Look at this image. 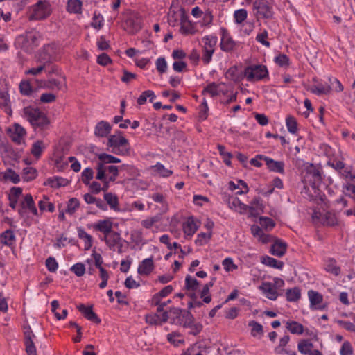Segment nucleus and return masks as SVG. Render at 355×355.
Masks as SVG:
<instances>
[{
  "mask_svg": "<svg viewBox=\"0 0 355 355\" xmlns=\"http://www.w3.org/2000/svg\"><path fill=\"white\" fill-rule=\"evenodd\" d=\"M23 112L24 117L35 128L44 130L50 123L46 114L37 107H26L24 108Z\"/></svg>",
  "mask_w": 355,
  "mask_h": 355,
  "instance_id": "f257e3e1",
  "label": "nucleus"
},
{
  "mask_svg": "<svg viewBox=\"0 0 355 355\" xmlns=\"http://www.w3.org/2000/svg\"><path fill=\"white\" fill-rule=\"evenodd\" d=\"M272 0H254L252 3L253 15L259 21L261 19H271L274 16Z\"/></svg>",
  "mask_w": 355,
  "mask_h": 355,
  "instance_id": "f03ea898",
  "label": "nucleus"
},
{
  "mask_svg": "<svg viewBox=\"0 0 355 355\" xmlns=\"http://www.w3.org/2000/svg\"><path fill=\"white\" fill-rule=\"evenodd\" d=\"M304 173V183L309 184L313 189L318 188L322 180L321 168L313 164H309L306 166Z\"/></svg>",
  "mask_w": 355,
  "mask_h": 355,
  "instance_id": "7ed1b4c3",
  "label": "nucleus"
},
{
  "mask_svg": "<svg viewBox=\"0 0 355 355\" xmlns=\"http://www.w3.org/2000/svg\"><path fill=\"white\" fill-rule=\"evenodd\" d=\"M51 13V7L50 3L46 1H39L31 8V13L28 19L33 20H44L47 18Z\"/></svg>",
  "mask_w": 355,
  "mask_h": 355,
  "instance_id": "20e7f679",
  "label": "nucleus"
},
{
  "mask_svg": "<svg viewBox=\"0 0 355 355\" xmlns=\"http://www.w3.org/2000/svg\"><path fill=\"white\" fill-rule=\"evenodd\" d=\"M244 76L250 81H258L268 76L266 66L263 64L250 65L244 69Z\"/></svg>",
  "mask_w": 355,
  "mask_h": 355,
  "instance_id": "39448f33",
  "label": "nucleus"
},
{
  "mask_svg": "<svg viewBox=\"0 0 355 355\" xmlns=\"http://www.w3.org/2000/svg\"><path fill=\"white\" fill-rule=\"evenodd\" d=\"M311 218L315 225L321 224L327 226H334L338 224V219L334 213L327 211L325 213L314 210Z\"/></svg>",
  "mask_w": 355,
  "mask_h": 355,
  "instance_id": "423d86ee",
  "label": "nucleus"
},
{
  "mask_svg": "<svg viewBox=\"0 0 355 355\" xmlns=\"http://www.w3.org/2000/svg\"><path fill=\"white\" fill-rule=\"evenodd\" d=\"M39 37V33L32 31L19 36L17 41L21 44V48L25 51L28 52L31 51L34 48L38 46Z\"/></svg>",
  "mask_w": 355,
  "mask_h": 355,
  "instance_id": "0eeeda50",
  "label": "nucleus"
},
{
  "mask_svg": "<svg viewBox=\"0 0 355 355\" xmlns=\"http://www.w3.org/2000/svg\"><path fill=\"white\" fill-rule=\"evenodd\" d=\"M55 48L54 44L44 45L38 53L37 62L44 67L48 68L55 58Z\"/></svg>",
  "mask_w": 355,
  "mask_h": 355,
  "instance_id": "6e6552de",
  "label": "nucleus"
},
{
  "mask_svg": "<svg viewBox=\"0 0 355 355\" xmlns=\"http://www.w3.org/2000/svg\"><path fill=\"white\" fill-rule=\"evenodd\" d=\"M142 19L137 12H130L123 23V28L131 35H135L141 29Z\"/></svg>",
  "mask_w": 355,
  "mask_h": 355,
  "instance_id": "1a4fd4ad",
  "label": "nucleus"
},
{
  "mask_svg": "<svg viewBox=\"0 0 355 355\" xmlns=\"http://www.w3.org/2000/svg\"><path fill=\"white\" fill-rule=\"evenodd\" d=\"M24 345L26 346V352L28 355H37L36 347L33 342L35 336L30 326L24 327Z\"/></svg>",
  "mask_w": 355,
  "mask_h": 355,
  "instance_id": "9d476101",
  "label": "nucleus"
},
{
  "mask_svg": "<svg viewBox=\"0 0 355 355\" xmlns=\"http://www.w3.org/2000/svg\"><path fill=\"white\" fill-rule=\"evenodd\" d=\"M220 31L222 35L220 44L221 50L225 52H230L233 51L236 46V42L231 37L226 28H222Z\"/></svg>",
  "mask_w": 355,
  "mask_h": 355,
  "instance_id": "9b49d317",
  "label": "nucleus"
},
{
  "mask_svg": "<svg viewBox=\"0 0 355 355\" xmlns=\"http://www.w3.org/2000/svg\"><path fill=\"white\" fill-rule=\"evenodd\" d=\"M307 295L310 301V307L311 309L322 310L325 308L324 306L321 305L323 302V296L319 292L313 290H309Z\"/></svg>",
  "mask_w": 355,
  "mask_h": 355,
  "instance_id": "f8f14e48",
  "label": "nucleus"
},
{
  "mask_svg": "<svg viewBox=\"0 0 355 355\" xmlns=\"http://www.w3.org/2000/svg\"><path fill=\"white\" fill-rule=\"evenodd\" d=\"M257 157L259 158V159H263L266 162V164L268 166V168L274 172L279 173H284V163L281 161H275L272 158H270L268 157L262 155H258Z\"/></svg>",
  "mask_w": 355,
  "mask_h": 355,
  "instance_id": "ddd939ff",
  "label": "nucleus"
},
{
  "mask_svg": "<svg viewBox=\"0 0 355 355\" xmlns=\"http://www.w3.org/2000/svg\"><path fill=\"white\" fill-rule=\"evenodd\" d=\"M101 241H104L109 248L114 251L117 244H120V243L124 241L121 237L120 234L114 231L104 236L103 238H101Z\"/></svg>",
  "mask_w": 355,
  "mask_h": 355,
  "instance_id": "4468645a",
  "label": "nucleus"
},
{
  "mask_svg": "<svg viewBox=\"0 0 355 355\" xmlns=\"http://www.w3.org/2000/svg\"><path fill=\"white\" fill-rule=\"evenodd\" d=\"M77 309L88 320L92 321L96 324L101 323V320L93 311L92 306L87 307L83 304H80L78 306H77Z\"/></svg>",
  "mask_w": 355,
  "mask_h": 355,
  "instance_id": "2eb2a0df",
  "label": "nucleus"
},
{
  "mask_svg": "<svg viewBox=\"0 0 355 355\" xmlns=\"http://www.w3.org/2000/svg\"><path fill=\"white\" fill-rule=\"evenodd\" d=\"M259 289L270 300H275L278 297L277 291L270 282H263L259 286Z\"/></svg>",
  "mask_w": 355,
  "mask_h": 355,
  "instance_id": "dca6fc26",
  "label": "nucleus"
},
{
  "mask_svg": "<svg viewBox=\"0 0 355 355\" xmlns=\"http://www.w3.org/2000/svg\"><path fill=\"white\" fill-rule=\"evenodd\" d=\"M0 107L8 114H12L10 95L6 89L0 90Z\"/></svg>",
  "mask_w": 355,
  "mask_h": 355,
  "instance_id": "f3484780",
  "label": "nucleus"
},
{
  "mask_svg": "<svg viewBox=\"0 0 355 355\" xmlns=\"http://www.w3.org/2000/svg\"><path fill=\"white\" fill-rule=\"evenodd\" d=\"M94 230L102 232L104 236L112 232V222L109 219L100 220L93 225Z\"/></svg>",
  "mask_w": 355,
  "mask_h": 355,
  "instance_id": "a211bd4d",
  "label": "nucleus"
},
{
  "mask_svg": "<svg viewBox=\"0 0 355 355\" xmlns=\"http://www.w3.org/2000/svg\"><path fill=\"white\" fill-rule=\"evenodd\" d=\"M287 245L280 239H276L270 248L272 254L281 257L286 253Z\"/></svg>",
  "mask_w": 355,
  "mask_h": 355,
  "instance_id": "6ab92c4d",
  "label": "nucleus"
},
{
  "mask_svg": "<svg viewBox=\"0 0 355 355\" xmlns=\"http://www.w3.org/2000/svg\"><path fill=\"white\" fill-rule=\"evenodd\" d=\"M154 264L153 258L144 259L139 265L138 273L141 275H148L153 270Z\"/></svg>",
  "mask_w": 355,
  "mask_h": 355,
  "instance_id": "aec40b11",
  "label": "nucleus"
},
{
  "mask_svg": "<svg viewBox=\"0 0 355 355\" xmlns=\"http://www.w3.org/2000/svg\"><path fill=\"white\" fill-rule=\"evenodd\" d=\"M111 130L112 127L109 123L101 121L96 124L94 132L97 137H105L108 135Z\"/></svg>",
  "mask_w": 355,
  "mask_h": 355,
  "instance_id": "412c9836",
  "label": "nucleus"
},
{
  "mask_svg": "<svg viewBox=\"0 0 355 355\" xmlns=\"http://www.w3.org/2000/svg\"><path fill=\"white\" fill-rule=\"evenodd\" d=\"M20 206L26 209H28L33 215L38 216L37 209L35 205L33 198L30 193L24 196V200L20 203Z\"/></svg>",
  "mask_w": 355,
  "mask_h": 355,
  "instance_id": "4be33fe9",
  "label": "nucleus"
},
{
  "mask_svg": "<svg viewBox=\"0 0 355 355\" xmlns=\"http://www.w3.org/2000/svg\"><path fill=\"white\" fill-rule=\"evenodd\" d=\"M107 146L111 148L113 147H123L124 146H129V142L124 137L116 135H110L108 138Z\"/></svg>",
  "mask_w": 355,
  "mask_h": 355,
  "instance_id": "5701e85b",
  "label": "nucleus"
},
{
  "mask_svg": "<svg viewBox=\"0 0 355 355\" xmlns=\"http://www.w3.org/2000/svg\"><path fill=\"white\" fill-rule=\"evenodd\" d=\"M248 211L251 216H256L260 214L263 210V205L261 202V198L259 197H255L250 202V205H248Z\"/></svg>",
  "mask_w": 355,
  "mask_h": 355,
  "instance_id": "b1692460",
  "label": "nucleus"
},
{
  "mask_svg": "<svg viewBox=\"0 0 355 355\" xmlns=\"http://www.w3.org/2000/svg\"><path fill=\"white\" fill-rule=\"evenodd\" d=\"M25 135L26 131L24 128L19 124H15L13 132L10 133V137L14 142L19 144Z\"/></svg>",
  "mask_w": 355,
  "mask_h": 355,
  "instance_id": "393cba45",
  "label": "nucleus"
},
{
  "mask_svg": "<svg viewBox=\"0 0 355 355\" xmlns=\"http://www.w3.org/2000/svg\"><path fill=\"white\" fill-rule=\"evenodd\" d=\"M180 33L184 35H192L196 32V26L189 20L182 19Z\"/></svg>",
  "mask_w": 355,
  "mask_h": 355,
  "instance_id": "a878e982",
  "label": "nucleus"
},
{
  "mask_svg": "<svg viewBox=\"0 0 355 355\" xmlns=\"http://www.w3.org/2000/svg\"><path fill=\"white\" fill-rule=\"evenodd\" d=\"M68 183L69 181L65 178L61 177H53L48 178L44 184L53 188H58L67 186Z\"/></svg>",
  "mask_w": 355,
  "mask_h": 355,
  "instance_id": "bb28decb",
  "label": "nucleus"
},
{
  "mask_svg": "<svg viewBox=\"0 0 355 355\" xmlns=\"http://www.w3.org/2000/svg\"><path fill=\"white\" fill-rule=\"evenodd\" d=\"M45 148L46 146L44 141L42 140H37L33 144L31 153L34 156V157L38 159Z\"/></svg>",
  "mask_w": 355,
  "mask_h": 355,
  "instance_id": "cd10ccee",
  "label": "nucleus"
},
{
  "mask_svg": "<svg viewBox=\"0 0 355 355\" xmlns=\"http://www.w3.org/2000/svg\"><path fill=\"white\" fill-rule=\"evenodd\" d=\"M261 261L263 264L277 269H282L284 266V263L275 258L269 256H264L261 257Z\"/></svg>",
  "mask_w": 355,
  "mask_h": 355,
  "instance_id": "c85d7f7f",
  "label": "nucleus"
},
{
  "mask_svg": "<svg viewBox=\"0 0 355 355\" xmlns=\"http://www.w3.org/2000/svg\"><path fill=\"white\" fill-rule=\"evenodd\" d=\"M78 236L85 242L84 249L88 250L92 245V236L87 234L83 228H78Z\"/></svg>",
  "mask_w": 355,
  "mask_h": 355,
  "instance_id": "c756f323",
  "label": "nucleus"
},
{
  "mask_svg": "<svg viewBox=\"0 0 355 355\" xmlns=\"http://www.w3.org/2000/svg\"><path fill=\"white\" fill-rule=\"evenodd\" d=\"M286 300L288 302H297L301 297V291L298 287L287 289L286 292Z\"/></svg>",
  "mask_w": 355,
  "mask_h": 355,
  "instance_id": "7c9ffc66",
  "label": "nucleus"
},
{
  "mask_svg": "<svg viewBox=\"0 0 355 355\" xmlns=\"http://www.w3.org/2000/svg\"><path fill=\"white\" fill-rule=\"evenodd\" d=\"M15 241V236L14 232L10 230L3 232L1 235V242L3 245L10 246L13 244Z\"/></svg>",
  "mask_w": 355,
  "mask_h": 355,
  "instance_id": "2f4dec72",
  "label": "nucleus"
},
{
  "mask_svg": "<svg viewBox=\"0 0 355 355\" xmlns=\"http://www.w3.org/2000/svg\"><path fill=\"white\" fill-rule=\"evenodd\" d=\"M297 348L300 353L309 354L313 348V344L309 340L303 339L298 343Z\"/></svg>",
  "mask_w": 355,
  "mask_h": 355,
  "instance_id": "473e14b6",
  "label": "nucleus"
},
{
  "mask_svg": "<svg viewBox=\"0 0 355 355\" xmlns=\"http://www.w3.org/2000/svg\"><path fill=\"white\" fill-rule=\"evenodd\" d=\"M286 328L291 334H302L304 332L303 325L296 321H288Z\"/></svg>",
  "mask_w": 355,
  "mask_h": 355,
  "instance_id": "72a5a7b5",
  "label": "nucleus"
},
{
  "mask_svg": "<svg viewBox=\"0 0 355 355\" xmlns=\"http://www.w3.org/2000/svg\"><path fill=\"white\" fill-rule=\"evenodd\" d=\"M104 199L107 202V205H109L112 209L114 211H119V200L118 198L116 195L112 194V193H106L104 195Z\"/></svg>",
  "mask_w": 355,
  "mask_h": 355,
  "instance_id": "f704fd0d",
  "label": "nucleus"
},
{
  "mask_svg": "<svg viewBox=\"0 0 355 355\" xmlns=\"http://www.w3.org/2000/svg\"><path fill=\"white\" fill-rule=\"evenodd\" d=\"M67 10L71 13H80L82 2L80 0H68Z\"/></svg>",
  "mask_w": 355,
  "mask_h": 355,
  "instance_id": "c9c22d12",
  "label": "nucleus"
},
{
  "mask_svg": "<svg viewBox=\"0 0 355 355\" xmlns=\"http://www.w3.org/2000/svg\"><path fill=\"white\" fill-rule=\"evenodd\" d=\"M202 42L204 43L203 49L215 51L218 38L216 35H207L202 39Z\"/></svg>",
  "mask_w": 355,
  "mask_h": 355,
  "instance_id": "e433bc0d",
  "label": "nucleus"
},
{
  "mask_svg": "<svg viewBox=\"0 0 355 355\" xmlns=\"http://www.w3.org/2000/svg\"><path fill=\"white\" fill-rule=\"evenodd\" d=\"M225 84L224 83H221L220 84H216L215 83H211L207 85L206 87L202 91V93H208L211 95V96H215L219 95V86H225Z\"/></svg>",
  "mask_w": 355,
  "mask_h": 355,
  "instance_id": "4c0bfd02",
  "label": "nucleus"
},
{
  "mask_svg": "<svg viewBox=\"0 0 355 355\" xmlns=\"http://www.w3.org/2000/svg\"><path fill=\"white\" fill-rule=\"evenodd\" d=\"M197 225L193 218H189L188 220L183 224V231L188 236H192L197 230Z\"/></svg>",
  "mask_w": 355,
  "mask_h": 355,
  "instance_id": "58836bf2",
  "label": "nucleus"
},
{
  "mask_svg": "<svg viewBox=\"0 0 355 355\" xmlns=\"http://www.w3.org/2000/svg\"><path fill=\"white\" fill-rule=\"evenodd\" d=\"M331 88L330 85L325 84H319L318 85L313 86L311 88V92L313 94H317V95H322V94H327L330 92Z\"/></svg>",
  "mask_w": 355,
  "mask_h": 355,
  "instance_id": "ea45409f",
  "label": "nucleus"
},
{
  "mask_svg": "<svg viewBox=\"0 0 355 355\" xmlns=\"http://www.w3.org/2000/svg\"><path fill=\"white\" fill-rule=\"evenodd\" d=\"M2 175L5 180H9L14 184H17L20 181L19 175L11 168H8Z\"/></svg>",
  "mask_w": 355,
  "mask_h": 355,
  "instance_id": "a19ab883",
  "label": "nucleus"
},
{
  "mask_svg": "<svg viewBox=\"0 0 355 355\" xmlns=\"http://www.w3.org/2000/svg\"><path fill=\"white\" fill-rule=\"evenodd\" d=\"M37 170L33 167H26L23 169L22 178L24 181L30 182L37 177Z\"/></svg>",
  "mask_w": 355,
  "mask_h": 355,
  "instance_id": "79ce46f5",
  "label": "nucleus"
},
{
  "mask_svg": "<svg viewBox=\"0 0 355 355\" xmlns=\"http://www.w3.org/2000/svg\"><path fill=\"white\" fill-rule=\"evenodd\" d=\"M325 270L335 276H338L340 273V268L336 266V261L333 259L328 261L325 266Z\"/></svg>",
  "mask_w": 355,
  "mask_h": 355,
  "instance_id": "37998d69",
  "label": "nucleus"
},
{
  "mask_svg": "<svg viewBox=\"0 0 355 355\" xmlns=\"http://www.w3.org/2000/svg\"><path fill=\"white\" fill-rule=\"evenodd\" d=\"M152 168L154 169V171L158 173L160 176L164 178L169 177L173 174L172 171L166 168L164 166L159 162L152 166Z\"/></svg>",
  "mask_w": 355,
  "mask_h": 355,
  "instance_id": "c03bdc74",
  "label": "nucleus"
},
{
  "mask_svg": "<svg viewBox=\"0 0 355 355\" xmlns=\"http://www.w3.org/2000/svg\"><path fill=\"white\" fill-rule=\"evenodd\" d=\"M199 285V282L192 277L190 275H187L185 278V288L188 291H195L198 289V286Z\"/></svg>",
  "mask_w": 355,
  "mask_h": 355,
  "instance_id": "a18cd8bd",
  "label": "nucleus"
},
{
  "mask_svg": "<svg viewBox=\"0 0 355 355\" xmlns=\"http://www.w3.org/2000/svg\"><path fill=\"white\" fill-rule=\"evenodd\" d=\"M99 160L101 161V163L105 164H111V163H119L121 162V160L111 155L107 154V153H101L99 154L98 156Z\"/></svg>",
  "mask_w": 355,
  "mask_h": 355,
  "instance_id": "49530a36",
  "label": "nucleus"
},
{
  "mask_svg": "<svg viewBox=\"0 0 355 355\" xmlns=\"http://www.w3.org/2000/svg\"><path fill=\"white\" fill-rule=\"evenodd\" d=\"M80 202L76 198H71L68 200L66 213L72 215L75 213L76 210L79 207Z\"/></svg>",
  "mask_w": 355,
  "mask_h": 355,
  "instance_id": "de8ad7c7",
  "label": "nucleus"
},
{
  "mask_svg": "<svg viewBox=\"0 0 355 355\" xmlns=\"http://www.w3.org/2000/svg\"><path fill=\"white\" fill-rule=\"evenodd\" d=\"M286 123L289 132L295 134L297 131V123L296 119L289 115L286 119Z\"/></svg>",
  "mask_w": 355,
  "mask_h": 355,
  "instance_id": "09e8293b",
  "label": "nucleus"
},
{
  "mask_svg": "<svg viewBox=\"0 0 355 355\" xmlns=\"http://www.w3.org/2000/svg\"><path fill=\"white\" fill-rule=\"evenodd\" d=\"M44 200H40L38 203L39 209L41 211H44L46 209V207H47V209L49 212H53L55 210V206L52 202H48L49 198L46 196H44Z\"/></svg>",
  "mask_w": 355,
  "mask_h": 355,
  "instance_id": "8fccbe9b",
  "label": "nucleus"
},
{
  "mask_svg": "<svg viewBox=\"0 0 355 355\" xmlns=\"http://www.w3.org/2000/svg\"><path fill=\"white\" fill-rule=\"evenodd\" d=\"M248 16V12L245 9L241 8L236 10L234 13V18L236 24L243 22Z\"/></svg>",
  "mask_w": 355,
  "mask_h": 355,
  "instance_id": "3c124183",
  "label": "nucleus"
},
{
  "mask_svg": "<svg viewBox=\"0 0 355 355\" xmlns=\"http://www.w3.org/2000/svg\"><path fill=\"white\" fill-rule=\"evenodd\" d=\"M182 309L180 308L173 307L171 308L169 310V314L171 315V318L173 320V322L178 323L179 321H180L181 317L183 314Z\"/></svg>",
  "mask_w": 355,
  "mask_h": 355,
  "instance_id": "603ef678",
  "label": "nucleus"
},
{
  "mask_svg": "<svg viewBox=\"0 0 355 355\" xmlns=\"http://www.w3.org/2000/svg\"><path fill=\"white\" fill-rule=\"evenodd\" d=\"M91 26L96 29H101L103 26V17L100 13L94 14Z\"/></svg>",
  "mask_w": 355,
  "mask_h": 355,
  "instance_id": "864d4df0",
  "label": "nucleus"
},
{
  "mask_svg": "<svg viewBox=\"0 0 355 355\" xmlns=\"http://www.w3.org/2000/svg\"><path fill=\"white\" fill-rule=\"evenodd\" d=\"M248 325L252 327L251 334L252 336H256L257 334H263V326L254 320L249 322Z\"/></svg>",
  "mask_w": 355,
  "mask_h": 355,
  "instance_id": "5fc2aeb1",
  "label": "nucleus"
},
{
  "mask_svg": "<svg viewBox=\"0 0 355 355\" xmlns=\"http://www.w3.org/2000/svg\"><path fill=\"white\" fill-rule=\"evenodd\" d=\"M289 340H290V337L288 335H285L282 338H281V339L279 340V346L277 347H276L275 349V352L277 354H282V353H285L287 354H289V352H287L286 349L281 348L282 347L286 346L288 344Z\"/></svg>",
  "mask_w": 355,
  "mask_h": 355,
  "instance_id": "6e6d98bb",
  "label": "nucleus"
},
{
  "mask_svg": "<svg viewBox=\"0 0 355 355\" xmlns=\"http://www.w3.org/2000/svg\"><path fill=\"white\" fill-rule=\"evenodd\" d=\"M97 174L96 175V178L99 180H104L107 178L105 175V173L107 171V166H105L103 163L98 162L96 166Z\"/></svg>",
  "mask_w": 355,
  "mask_h": 355,
  "instance_id": "4d7b16f0",
  "label": "nucleus"
},
{
  "mask_svg": "<svg viewBox=\"0 0 355 355\" xmlns=\"http://www.w3.org/2000/svg\"><path fill=\"white\" fill-rule=\"evenodd\" d=\"M94 177V171L91 168H86L82 172V181L85 185H88Z\"/></svg>",
  "mask_w": 355,
  "mask_h": 355,
  "instance_id": "13d9d810",
  "label": "nucleus"
},
{
  "mask_svg": "<svg viewBox=\"0 0 355 355\" xmlns=\"http://www.w3.org/2000/svg\"><path fill=\"white\" fill-rule=\"evenodd\" d=\"M70 270L77 277H82L85 272V267L83 263H77L71 267Z\"/></svg>",
  "mask_w": 355,
  "mask_h": 355,
  "instance_id": "bf43d9fd",
  "label": "nucleus"
},
{
  "mask_svg": "<svg viewBox=\"0 0 355 355\" xmlns=\"http://www.w3.org/2000/svg\"><path fill=\"white\" fill-rule=\"evenodd\" d=\"M151 198L155 202L161 203L164 210L168 209V204L166 201V198L162 193H155L152 195Z\"/></svg>",
  "mask_w": 355,
  "mask_h": 355,
  "instance_id": "052dcab7",
  "label": "nucleus"
},
{
  "mask_svg": "<svg viewBox=\"0 0 355 355\" xmlns=\"http://www.w3.org/2000/svg\"><path fill=\"white\" fill-rule=\"evenodd\" d=\"M19 89L20 92L26 96H29L33 92L32 87L28 81H21L19 84Z\"/></svg>",
  "mask_w": 355,
  "mask_h": 355,
  "instance_id": "680f3d73",
  "label": "nucleus"
},
{
  "mask_svg": "<svg viewBox=\"0 0 355 355\" xmlns=\"http://www.w3.org/2000/svg\"><path fill=\"white\" fill-rule=\"evenodd\" d=\"M120 167H117L116 166H107V171L111 174L110 176L107 178L109 179V181L114 182L116 179V177L119 175V171Z\"/></svg>",
  "mask_w": 355,
  "mask_h": 355,
  "instance_id": "e2e57ef3",
  "label": "nucleus"
},
{
  "mask_svg": "<svg viewBox=\"0 0 355 355\" xmlns=\"http://www.w3.org/2000/svg\"><path fill=\"white\" fill-rule=\"evenodd\" d=\"M268 38V32L264 30L263 32L258 33L256 37V40L266 47H270V43L266 40Z\"/></svg>",
  "mask_w": 355,
  "mask_h": 355,
  "instance_id": "0e129e2a",
  "label": "nucleus"
},
{
  "mask_svg": "<svg viewBox=\"0 0 355 355\" xmlns=\"http://www.w3.org/2000/svg\"><path fill=\"white\" fill-rule=\"evenodd\" d=\"M275 62L279 67H288L289 65V58L285 54H280L278 56L275 57Z\"/></svg>",
  "mask_w": 355,
  "mask_h": 355,
  "instance_id": "69168bd1",
  "label": "nucleus"
},
{
  "mask_svg": "<svg viewBox=\"0 0 355 355\" xmlns=\"http://www.w3.org/2000/svg\"><path fill=\"white\" fill-rule=\"evenodd\" d=\"M46 266L49 271L55 272L58 268V264L55 258L50 257L46 260Z\"/></svg>",
  "mask_w": 355,
  "mask_h": 355,
  "instance_id": "338daca9",
  "label": "nucleus"
},
{
  "mask_svg": "<svg viewBox=\"0 0 355 355\" xmlns=\"http://www.w3.org/2000/svg\"><path fill=\"white\" fill-rule=\"evenodd\" d=\"M340 355H352L353 354V349L352 345L349 342L345 341L343 343L340 350Z\"/></svg>",
  "mask_w": 355,
  "mask_h": 355,
  "instance_id": "774afa93",
  "label": "nucleus"
}]
</instances>
